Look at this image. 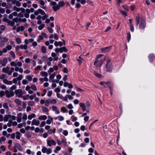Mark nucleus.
I'll return each mask as SVG.
<instances>
[{
	"label": "nucleus",
	"mask_w": 155,
	"mask_h": 155,
	"mask_svg": "<svg viewBox=\"0 0 155 155\" xmlns=\"http://www.w3.org/2000/svg\"><path fill=\"white\" fill-rule=\"evenodd\" d=\"M111 49V46L106 47L104 48H101L100 49L101 51L103 53H105L108 52Z\"/></svg>",
	"instance_id": "1a4fd4ad"
},
{
	"label": "nucleus",
	"mask_w": 155,
	"mask_h": 155,
	"mask_svg": "<svg viewBox=\"0 0 155 155\" xmlns=\"http://www.w3.org/2000/svg\"><path fill=\"white\" fill-rule=\"evenodd\" d=\"M23 78V76L22 75L20 74L17 78L18 81H21Z\"/></svg>",
	"instance_id": "052dcab7"
},
{
	"label": "nucleus",
	"mask_w": 155,
	"mask_h": 155,
	"mask_svg": "<svg viewBox=\"0 0 155 155\" xmlns=\"http://www.w3.org/2000/svg\"><path fill=\"white\" fill-rule=\"evenodd\" d=\"M52 110L53 111L55 112L56 114H58L60 113L59 110L58 109L57 107L55 106H53L52 107Z\"/></svg>",
	"instance_id": "9b49d317"
},
{
	"label": "nucleus",
	"mask_w": 155,
	"mask_h": 155,
	"mask_svg": "<svg viewBox=\"0 0 155 155\" xmlns=\"http://www.w3.org/2000/svg\"><path fill=\"white\" fill-rule=\"evenodd\" d=\"M10 64L11 66L16 67L17 64L14 61H12L10 62Z\"/></svg>",
	"instance_id": "69168bd1"
},
{
	"label": "nucleus",
	"mask_w": 155,
	"mask_h": 155,
	"mask_svg": "<svg viewBox=\"0 0 155 155\" xmlns=\"http://www.w3.org/2000/svg\"><path fill=\"white\" fill-rule=\"evenodd\" d=\"M61 111L63 113H64L67 111V109L64 107H62L61 109Z\"/></svg>",
	"instance_id": "a19ab883"
},
{
	"label": "nucleus",
	"mask_w": 155,
	"mask_h": 155,
	"mask_svg": "<svg viewBox=\"0 0 155 155\" xmlns=\"http://www.w3.org/2000/svg\"><path fill=\"white\" fill-rule=\"evenodd\" d=\"M45 26L44 24H42L38 26V29L40 30H41L45 27Z\"/></svg>",
	"instance_id": "ea45409f"
},
{
	"label": "nucleus",
	"mask_w": 155,
	"mask_h": 155,
	"mask_svg": "<svg viewBox=\"0 0 155 155\" xmlns=\"http://www.w3.org/2000/svg\"><path fill=\"white\" fill-rule=\"evenodd\" d=\"M15 103L18 105H20L21 104V101L18 99H15Z\"/></svg>",
	"instance_id": "4d7b16f0"
},
{
	"label": "nucleus",
	"mask_w": 155,
	"mask_h": 155,
	"mask_svg": "<svg viewBox=\"0 0 155 155\" xmlns=\"http://www.w3.org/2000/svg\"><path fill=\"white\" fill-rule=\"evenodd\" d=\"M15 67V71H19L20 73H22L23 72V70L21 68H19L17 66Z\"/></svg>",
	"instance_id": "6ab92c4d"
},
{
	"label": "nucleus",
	"mask_w": 155,
	"mask_h": 155,
	"mask_svg": "<svg viewBox=\"0 0 155 155\" xmlns=\"http://www.w3.org/2000/svg\"><path fill=\"white\" fill-rule=\"evenodd\" d=\"M10 54L13 59H15L16 58V56L14 51H11L10 52Z\"/></svg>",
	"instance_id": "c9c22d12"
},
{
	"label": "nucleus",
	"mask_w": 155,
	"mask_h": 155,
	"mask_svg": "<svg viewBox=\"0 0 155 155\" xmlns=\"http://www.w3.org/2000/svg\"><path fill=\"white\" fill-rule=\"evenodd\" d=\"M60 53H62L63 51L67 52L68 51V49L65 47L60 48Z\"/></svg>",
	"instance_id": "a878e982"
},
{
	"label": "nucleus",
	"mask_w": 155,
	"mask_h": 155,
	"mask_svg": "<svg viewBox=\"0 0 155 155\" xmlns=\"http://www.w3.org/2000/svg\"><path fill=\"white\" fill-rule=\"evenodd\" d=\"M41 151L43 153H46L47 154H49L51 153L52 150L50 148H47L46 147L43 146Z\"/></svg>",
	"instance_id": "20e7f679"
},
{
	"label": "nucleus",
	"mask_w": 155,
	"mask_h": 155,
	"mask_svg": "<svg viewBox=\"0 0 155 155\" xmlns=\"http://www.w3.org/2000/svg\"><path fill=\"white\" fill-rule=\"evenodd\" d=\"M16 147L20 151H22L23 150V148L19 144L17 143L15 145Z\"/></svg>",
	"instance_id": "bb28decb"
},
{
	"label": "nucleus",
	"mask_w": 155,
	"mask_h": 155,
	"mask_svg": "<svg viewBox=\"0 0 155 155\" xmlns=\"http://www.w3.org/2000/svg\"><path fill=\"white\" fill-rule=\"evenodd\" d=\"M103 62V61H101V63L99 60H96L94 61V64L96 66L100 67L102 64Z\"/></svg>",
	"instance_id": "f8f14e48"
},
{
	"label": "nucleus",
	"mask_w": 155,
	"mask_h": 155,
	"mask_svg": "<svg viewBox=\"0 0 155 155\" xmlns=\"http://www.w3.org/2000/svg\"><path fill=\"white\" fill-rule=\"evenodd\" d=\"M3 107L5 108H6L7 110L9 109V107L8 105V104L6 102H5L3 104Z\"/></svg>",
	"instance_id": "8fccbe9b"
},
{
	"label": "nucleus",
	"mask_w": 155,
	"mask_h": 155,
	"mask_svg": "<svg viewBox=\"0 0 155 155\" xmlns=\"http://www.w3.org/2000/svg\"><path fill=\"white\" fill-rule=\"evenodd\" d=\"M9 118H10V114L6 115L4 117V121L7 122Z\"/></svg>",
	"instance_id": "5701e85b"
},
{
	"label": "nucleus",
	"mask_w": 155,
	"mask_h": 155,
	"mask_svg": "<svg viewBox=\"0 0 155 155\" xmlns=\"http://www.w3.org/2000/svg\"><path fill=\"white\" fill-rule=\"evenodd\" d=\"M127 38L128 42H129L131 38V35L130 32L127 34Z\"/></svg>",
	"instance_id": "49530a36"
},
{
	"label": "nucleus",
	"mask_w": 155,
	"mask_h": 155,
	"mask_svg": "<svg viewBox=\"0 0 155 155\" xmlns=\"http://www.w3.org/2000/svg\"><path fill=\"white\" fill-rule=\"evenodd\" d=\"M7 78V76L5 74H2L0 76V79L3 80L5 79V78Z\"/></svg>",
	"instance_id": "c03bdc74"
},
{
	"label": "nucleus",
	"mask_w": 155,
	"mask_h": 155,
	"mask_svg": "<svg viewBox=\"0 0 155 155\" xmlns=\"http://www.w3.org/2000/svg\"><path fill=\"white\" fill-rule=\"evenodd\" d=\"M55 119H58V120L59 121H62L64 119V117L61 116H59L57 117L56 118H55Z\"/></svg>",
	"instance_id": "473e14b6"
},
{
	"label": "nucleus",
	"mask_w": 155,
	"mask_h": 155,
	"mask_svg": "<svg viewBox=\"0 0 155 155\" xmlns=\"http://www.w3.org/2000/svg\"><path fill=\"white\" fill-rule=\"evenodd\" d=\"M107 60V63L105 65L106 71L108 72H111L112 71L113 67L112 63L110 62L111 60L107 57H105L104 60Z\"/></svg>",
	"instance_id": "f257e3e1"
},
{
	"label": "nucleus",
	"mask_w": 155,
	"mask_h": 155,
	"mask_svg": "<svg viewBox=\"0 0 155 155\" xmlns=\"http://www.w3.org/2000/svg\"><path fill=\"white\" fill-rule=\"evenodd\" d=\"M26 136L27 138H29L31 137V135L30 132H27L26 134Z\"/></svg>",
	"instance_id": "e2e57ef3"
},
{
	"label": "nucleus",
	"mask_w": 155,
	"mask_h": 155,
	"mask_svg": "<svg viewBox=\"0 0 155 155\" xmlns=\"http://www.w3.org/2000/svg\"><path fill=\"white\" fill-rule=\"evenodd\" d=\"M42 110L45 112H48V110L47 108L45 107H42Z\"/></svg>",
	"instance_id": "3c124183"
},
{
	"label": "nucleus",
	"mask_w": 155,
	"mask_h": 155,
	"mask_svg": "<svg viewBox=\"0 0 155 155\" xmlns=\"http://www.w3.org/2000/svg\"><path fill=\"white\" fill-rule=\"evenodd\" d=\"M61 149V147L59 146H57L56 147V148L54 150V152L56 153H57L58 151L60 150Z\"/></svg>",
	"instance_id": "f704fd0d"
},
{
	"label": "nucleus",
	"mask_w": 155,
	"mask_h": 155,
	"mask_svg": "<svg viewBox=\"0 0 155 155\" xmlns=\"http://www.w3.org/2000/svg\"><path fill=\"white\" fill-rule=\"evenodd\" d=\"M47 117L46 115H41L39 116L38 118V119L41 120H45L47 119Z\"/></svg>",
	"instance_id": "b1692460"
},
{
	"label": "nucleus",
	"mask_w": 155,
	"mask_h": 155,
	"mask_svg": "<svg viewBox=\"0 0 155 155\" xmlns=\"http://www.w3.org/2000/svg\"><path fill=\"white\" fill-rule=\"evenodd\" d=\"M42 19L43 21H45L46 20L47 18L48 17V14H46V15H43L42 16H41Z\"/></svg>",
	"instance_id": "a18cd8bd"
},
{
	"label": "nucleus",
	"mask_w": 155,
	"mask_h": 155,
	"mask_svg": "<svg viewBox=\"0 0 155 155\" xmlns=\"http://www.w3.org/2000/svg\"><path fill=\"white\" fill-rule=\"evenodd\" d=\"M49 37L50 39H52L53 38L56 40H58V36L56 34H55L54 35L53 34H51L49 36Z\"/></svg>",
	"instance_id": "2eb2a0df"
},
{
	"label": "nucleus",
	"mask_w": 155,
	"mask_h": 155,
	"mask_svg": "<svg viewBox=\"0 0 155 155\" xmlns=\"http://www.w3.org/2000/svg\"><path fill=\"white\" fill-rule=\"evenodd\" d=\"M56 144L55 140H47V144L48 146L51 147L52 145L55 146Z\"/></svg>",
	"instance_id": "39448f33"
},
{
	"label": "nucleus",
	"mask_w": 155,
	"mask_h": 155,
	"mask_svg": "<svg viewBox=\"0 0 155 155\" xmlns=\"http://www.w3.org/2000/svg\"><path fill=\"white\" fill-rule=\"evenodd\" d=\"M120 12L124 16H127V14L125 12L122 10H120Z\"/></svg>",
	"instance_id": "338daca9"
},
{
	"label": "nucleus",
	"mask_w": 155,
	"mask_h": 155,
	"mask_svg": "<svg viewBox=\"0 0 155 155\" xmlns=\"http://www.w3.org/2000/svg\"><path fill=\"white\" fill-rule=\"evenodd\" d=\"M28 104L29 106H32L34 105V102L33 101H29L28 102Z\"/></svg>",
	"instance_id": "6e6d98bb"
},
{
	"label": "nucleus",
	"mask_w": 155,
	"mask_h": 155,
	"mask_svg": "<svg viewBox=\"0 0 155 155\" xmlns=\"http://www.w3.org/2000/svg\"><path fill=\"white\" fill-rule=\"evenodd\" d=\"M7 23L8 25L12 26H14L15 24V23L13 20L11 21L9 20L7 21Z\"/></svg>",
	"instance_id": "aec40b11"
},
{
	"label": "nucleus",
	"mask_w": 155,
	"mask_h": 155,
	"mask_svg": "<svg viewBox=\"0 0 155 155\" xmlns=\"http://www.w3.org/2000/svg\"><path fill=\"white\" fill-rule=\"evenodd\" d=\"M12 48V47L11 45H8L6 46L5 48H4V49H5L6 51V53L8 51H10Z\"/></svg>",
	"instance_id": "c85d7f7f"
},
{
	"label": "nucleus",
	"mask_w": 155,
	"mask_h": 155,
	"mask_svg": "<svg viewBox=\"0 0 155 155\" xmlns=\"http://www.w3.org/2000/svg\"><path fill=\"white\" fill-rule=\"evenodd\" d=\"M15 70V68L14 67H11L10 68V70L9 71L8 75H11L12 72Z\"/></svg>",
	"instance_id": "79ce46f5"
},
{
	"label": "nucleus",
	"mask_w": 155,
	"mask_h": 155,
	"mask_svg": "<svg viewBox=\"0 0 155 155\" xmlns=\"http://www.w3.org/2000/svg\"><path fill=\"white\" fill-rule=\"evenodd\" d=\"M3 83L8 85H11L12 82V81H8L7 79H4L3 81Z\"/></svg>",
	"instance_id": "dca6fc26"
},
{
	"label": "nucleus",
	"mask_w": 155,
	"mask_h": 155,
	"mask_svg": "<svg viewBox=\"0 0 155 155\" xmlns=\"http://www.w3.org/2000/svg\"><path fill=\"white\" fill-rule=\"evenodd\" d=\"M94 74L95 75V76L98 78H101L102 77V75L101 74H98L96 72H95L94 73Z\"/></svg>",
	"instance_id": "bf43d9fd"
},
{
	"label": "nucleus",
	"mask_w": 155,
	"mask_h": 155,
	"mask_svg": "<svg viewBox=\"0 0 155 155\" xmlns=\"http://www.w3.org/2000/svg\"><path fill=\"white\" fill-rule=\"evenodd\" d=\"M136 19L137 21V25H138L140 23V16L139 14H138L137 15L136 17Z\"/></svg>",
	"instance_id": "72a5a7b5"
},
{
	"label": "nucleus",
	"mask_w": 155,
	"mask_h": 155,
	"mask_svg": "<svg viewBox=\"0 0 155 155\" xmlns=\"http://www.w3.org/2000/svg\"><path fill=\"white\" fill-rule=\"evenodd\" d=\"M40 74L42 77H43L48 76V74L45 71H41L40 72Z\"/></svg>",
	"instance_id": "412c9836"
},
{
	"label": "nucleus",
	"mask_w": 155,
	"mask_h": 155,
	"mask_svg": "<svg viewBox=\"0 0 155 155\" xmlns=\"http://www.w3.org/2000/svg\"><path fill=\"white\" fill-rule=\"evenodd\" d=\"M15 134H16V138L18 140H19L20 139V137L21 134L18 131H17L15 133Z\"/></svg>",
	"instance_id": "cd10ccee"
},
{
	"label": "nucleus",
	"mask_w": 155,
	"mask_h": 155,
	"mask_svg": "<svg viewBox=\"0 0 155 155\" xmlns=\"http://www.w3.org/2000/svg\"><path fill=\"white\" fill-rule=\"evenodd\" d=\"M10 68L8 66L6 67L3 68L2 69V72L8 74V75Z\"/></svg>",
	"instance_id": "4468645a"
},
{
	"label": "nucleus",
	"mask_w": 155,
	"mask_h": 155,
	"mask_svg": "<svg viewBox=\"0 0 155 155\" xmlns=\"http://www.w3.org/2000/svg\"><path fill=\"white\" fill-rule=\"evenodd\" d=\"M40 124V121L39 120H36L35 119H34L31 121L32 125H35L38 126Z\"/></svg>",
	"instance_id": "9d476101"
},
{
	"label": "nucleus",
	"mask_w": 155,
	"mask_h": 155,
	"mask_svg": "<svg viewBox=\"0 0 155 155\" xmlns=\"http://www.w3.org/2000/svg\"><path fill=\"white\" fill-rule=\"evenodd\" d=\"M39 11L40 14L42 15L46 14L44 11L40 8L39 9Z\"/></svg>",
	"instance_id": "58836bf2"
},
{
	"label": "nucleus",
	"mask_w": 155,
	"mask_h": 155,
	"mask_svg": "<svg viewBox=\"0 0 155 155\" xmlns=\"http://www.w3.org/2000/svg\"><path fill=\"white\" fill-rule=\"evenodd\" d=\"M6 51L5 49H3L2 51H0V56L2 55L3 53H6Z\"/></svg>",
	"instance_id": "13d9d810"
},
{
	"label": "nucleus",
	"mask_w": 155,
	"mask_h": 155,
	"mask_svg": "<svg viewBox=\"0 0 155 155\" xmlns=\"http://www.w3.org/2000/svg\"><path fill=\"white\" fill-rule=\"evenodd\" d=\"M27 114L25 113H24L23 114V116L22 117V119L23 120H26L27 119Z\"/></svg>",
	"instance_id": "37998d69"
},
{
	"label": "nucleus",
	"mask_w": 155,
	"mask_h": 155,
	"mask_svg": "<svg viewBox=\"0 0 155 155\" xmlns=\"http://www.w3.org/2000/svg\"><path fill=\"white\" fill-rule=\"evenodd\" d=\"M26 153L28 154L29 155L31 154L32 155H34V153L33 152H32L31 150L30 149H27L26 150Z\"/></svg>",
	"instance_id": "09e8293b"
},
{
	"label": "nucleus",
	"mask_w": 155,
	"mask_h": 155,
	"mask_svg": "<svg viewBox=\"0 0 155 155\" xmlns=\"http://www.w3.org/2000/svg\"><path fill=\"white\" fill-rule=\"evenodd\" d=\"M6 94V97L7 98H9L13 96L14 95L13 92L12 91H6L5 92Z\"/></svg>",
	"instance_id": "0eeeda50"
},
{
	"label": "nucleus",
	"mask_w": 155,
	"mask_h": 155,
	"mask_svg": "<svg viewBox=\"0 0 155 155\" xmlns=\"http://www.w3.org/2000/svg\"><path fill=\"white\" fill-rule=\"evenodd\" d=\"M31 88L34 91L37 90V87L34 84H32L31 86Z\"/></svg>",
	"instance_id": "864d4df0"
},
{
	"label": "nucleus",
	"mask_w": 155,
	"mask_h": 155,
	"mask_svg": "<svg viewBox=\"0 0 155 155\" xmlns=\"http://www.w3.org/2000/svg\"><path fill=\"white\" fill-rule=\"evenodd\" d=\"M16 41L18 44H19L21 43V40L20 38H17L16 39Z\"/></svg>",
	"instance_id": "680f3d73"
},
{
	"label": "nucleus",
	"mask_w": 155,
	"mask_h": 155,
	"mask_svg": "<svg viewBox=\"0 0 155 155\" xmlns=\"http://www.w3.org/2000/svg\"><path fill=\"white\" fill-rule=\"evenodd\" d=\"M50 104V102L49 100V99H48L45 101V106L48 107L49 106Z\"/></svg>",
	"instance_id": "de8ad7c7"
},
{
	"label": "nucleus",
	"mask_w": 155,
	"mask_h": 155,
	"mask_svg": "<svg viewBox=\"0 0 155 155\" xmlns=\"http://www.w3.org/2000/svg\"><path fill=\"white\" fill-rule=\"evenodd\" d=\"M58 5L60 8L61 7H63L65 5V3L64 1H60L58 2Z\"/></svg>",
	"instance_id": "2f4dec72"
},
{
	"label": "nucleus",
	"mask_w": 155,
	"mask_h": 155,
	"mask_svg": "<svg viewBox=\"0 0 155 155\" xmlns=\"http://www.w3.org/2000/svg\"><path fill=\"white\" fill-rule=\"evenodd\" d=\"M35 117V114L32 113L28 116V119L29 120H31L32 118H34Z\"/></svg>",
	"instance_id": "4be33fe9"
},
{
	"label": "nucleus",
	"mask_w": 155,
	"mask_h": 155,
	"mask_svg": "<svg viewBox=\"0 0 155 155\" xmlns=\"http://www.w3.org/2000/svg\"><path fill=\"white\" fill-rule=\"evenodd\" d=\"M48 119L46 121V123L48 124H50L51 123V122L53 121V118L50 117L49 116H48Z\"/></svg>",
	"instance_id": "393cba45"
},
{
	"label": "nucleus",
	"mask_w": 155,
	"mask_h": 155,
	"mask_svg": "<svg viewBox=\"0 0 155 155\" xmlns=\"http://www.w3.org/2000/svg\"><path fill=\"white\" fill-rule=\"evenodd\" d=\"M46 124L45 122L44 121H43L41 122V124L39 125L40 127H42L44 126Z\"/></svg>",
	"instance_id": "0e129e2a"
},
{
	"label": "nucleus",
	"mask_w": 155,
	"mask_h": 155,
	"mask_svg": "<svg viewBox=\"0 0 155 155\" xmlns=\"http://www.w3.org/2000/svg\"><path fill=\"white\" fill-rule=\"evenodd\" d=\"M49 100L50 103L52 104H56L57 103V100L55 99H53L52 100L49 99Z\"/></svg>",
	"instance_id": "7c9ffc66"
},
{
	"label": "nucleus",
	"mask_w": 155,
	"mask_h": 155,
	"mask_svg": "<svg viewBox=\"0 0 155 155\" xmlns=\"http://www.w3.org/2000/svg\"><path fill=\"white\" fill-rule=\"evenodd\" d=\"M77 60L79 65H80L82 63V61H84V60L81 57V56H80L78 58H77Z\"/></svg>",
	"instance_id": "c756f323"
},
{
	"label": "nucleus",
	"mask_w": 155,
	"mask_h": 155,
	"mask_svg": "<svg viewBox=\"0 0 155 155\" xmlns=\"http://www.w3.org/2000/svg\"><path fill=\"white\" fill-rule=\"evenodd\" d=\"M38 2L40 3L41 6H40V7L44 9H45L46 8V7L44 6L45 3L44 1L43 0H39Z\"/></svg>",
	"instance_id": "ddd939ff"
},
{
	"label": "nucleus",
	"mask_w": 155,
	"mask_h": 155,
	"mask_svg": "<svg viewBox=\"0 0 155 155\" xmlns=\"http://www.w3.org/2000/svg\"><path fill=\"white\" fill-rule=\"evenodd\" d=\"M153 54H150L149 56V59L150 60V62H152V58L153 57Z\"/></svg>",
	"instance_id": "5fc2aeb1"
},
{
	"label": "nucleus",
	"mask_w": 155,
	"mask_h": 155,
	"mask_svg": "<svg viewBox=\"0 0 155 155\" xmlns=\"http://www.w3.org/2000/svg\"><path fill=\"white\" fill-rule=\"evenodd\" d=\"M15 93L17 97H22V95L25 94V93H23L21 89L16 90L15 91Z\"/></svg>",
	"instance_id": "423d86ee"
},
{
	"label": "nucleus",
	"mask_w": 155,
	"mask_h": 155,
	"mask_svg": "<svg viewBox=\"0 0 155 155\" xmlns=\"http://www.w3.org/2000/svg\"><path fill=\"white\" fill-rule=\"evenodd\" d=\"M27 20L25 18H19V22H25Z\"/></svg>",
	"instance_id": "603ef678"
},
{
	"label": "nucleus",
	"mask_w": 155,
	"mask_h": 155,
	"mask_svg": "<svg viewBox=\"0 0 155 155\" xmlns=\"http://www.w3.org/2000/svg\"><path fill=\"white\" fill-rule=\"evenodd\" d=\"M20 48L22 49L26 50L28 48V46L26 45H20Z\"/></svg>",
	"instance_id": "e433bc0d"
},
{
	"label": "nucleus",
	"mask_w": 155,
	"mask_h": 155,
	"mask_svg": "<svg viewBox=\"0 0 155 155\" xmlns=\"http://www.w3.org/2000/svg\"><path fill=\"white\" fill-rule=\"evenodd\" d=\"M146 23L145 19L142 18L141 19L140 23V24L139 28L140 30H142L144 29L146 26Z\"/></svg>",
	"instance_id": "f03ea898"
},
{
	"label": "nucleus",
	"mask_w": 155,
	"mask_h": 155,
	"mask_svg": "<svg viewBox=\"0 0 155 155\" xmlns=\"http://www.w3.org/2000/svg\"><path fill=\"white\" fill-rule=\"evenodd\" d=\"M54 45L56 47L58 46H62L63 45V43L61 41L58 42L55 41L54 43Z\"/></svg>",
	"instance_id": "f3484780"
},
{
	"label": "nucleus",
	"mask_w": 155,
	"mask_h": 155,
	"mask_svg": "<svg viewBox=\"0 0 155 155\" xmlns=\"http://www.w3.org/2000/svg\"><path fill=\"white\" fill-rule=\"evenodd\" d=\"M50 4L53 6L52 8L53 10L55 12L59 10L60 8L58 4H57V3L55 2H51Z\"/></svg>",
	"instance_id": "7ed1b4c3"
},
{
	"label": "nucleus",
	"mask_w": 155,
	"mask_h": 155,
	"mask_svg": "<svg viewBox=\"0 0 155 155\" xmlns=\"http://www.w3.org/2000/svg\"><path fill=\"white\" fill-rule=\"evenodd\" d=\"M41 51L43 53H45L46 52V49L45 46L41 47Z\"/></svg>",
	"instance_id": "4c0bfd02"
},
{
	"label": "nucleus",
	"mask_w": 155,
	"mask_h": 155,
	"mask_svg": "<svg viewBox=\"0 0 155 155\" xmlns=\"http://www.w3.org/2000/svg\"><path fill=\"white\" fill-rule=\"evenodd\" d=\"M80 106L81 107V109L83 111H85L86 110V107L84 103L81 102L80 103Z\"/></svg>",
	"instance_id": "a211bd4d"
},
{
	"label": "nucleus",
	"mask_w": 155,
	"mask_h": 155,
	"mask_svg": "<svg viewBox=\"0 0 155 155\" xmlns=\"http://www.w3.org/2000/svg\"><path fill=\"white\" fill-rule=\"evenodd\" d=\"M41 66L40 65L37 66L35 69V71H38L41 70Z\"/></svg>",
	"instance_id": "774afa93"
},
{
	"label": "nucleus",
	"mask_w": 155,
	"mask_h": 155,
	"mask_svg": "<svg viewBox=\"0 0 155 155\" xmlns=\"http://www.w3.org/2000/svg\"><path fill=\"white\" fill-rule=\"evenodd\" d=\"M8 62V59L6 57L4 58L2 60H1L0 64L2 66H5Z\"/></svg>",
	"instance_id": "6e6552de"
}]
</instances>
